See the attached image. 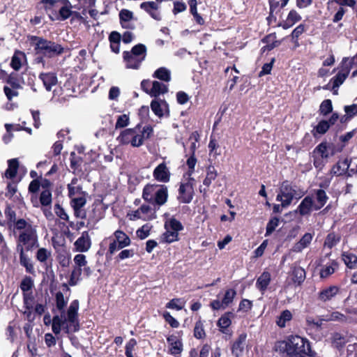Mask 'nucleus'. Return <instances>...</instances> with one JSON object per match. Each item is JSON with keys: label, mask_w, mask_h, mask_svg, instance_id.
I'll return each mask as SVG.
<instances>
[{"label": "nucleus", "mask_w": 357, "mask_h": 357, "mask_svg": "<svg viewBox=\"0 0 357 357\" xmlns=\"http://www.w3.org/2000/svg\"><path fill=\"white\" fill-rule=\"evenodd\" d=\"M280 351L287 353L289 357L314 356L309 341L300 336H290L287 340L279 342L277 346Z\"/></svg>", "instance_id": "obj_1"}, {"label": "nucleus", "mask_w": 357, "mask_h": 357, "mask_svg": "<svg viewBox=\"0 0 357 357\" xmlns=\"http://www.w3.org/2000/svg\"><path fill=\"white\" fill-rule=\"evenodd\" d=\"M142 198L150 204L162 206L168 199V188L165 185L146 184L143 189Z\"/></svg>", "instance_id": "obj_2"}, {"label": "nucleus", "mask_w": 357, "mask_h": 357, "mask_svg": "<svg viewBox=\"0 0 357 357\" xmlns=\"http://www.w3.org/2000/svg\"><path fill=\"white\" fill-rule=\"evenodd\" d=\"M32 40L36 42L34 50L36 54L52 58L63 53V47L54 41L38 36H33Z\"/></svg>", "instance_id": "obj_3"}, {"label": "nucleus", "mask_w": 357, "mask_h": 357, "mask_svg": "<svg viewBox=\"0 0 357 357\" xmlns=\"http://www.w3.org/2000/svg\"><path fill=\"white\" fill-rule=\"evenodd\" d=\"M38 247V237L36 227H29L26 230L20 233L17 240L16 250L21 248L26 251H31Z\"/></svg>", "instance_id": "obj_4"}, {"label": "nucleus", "mask_w": 357, "mask_h": 357, "mask_svg": "<svg viewBox=\"0 0 357 357\" xmlns=\"http://www.w3.org/2000/svg\"><path fill=\"white\" fill-rule=\"evenodd\" d=\"M79 309V302L77 300L73 301L67 312L66 321L69 322L64 328L65 332L69 333L70 332H77L79 329V324L77 319V311Z\"/></svg>", "instance_id": "obj_5"}, {"label": "nucleus", "mask_w": 357, "mask_h": 357, "mask_svg": "<svg viewBox=\"0 0 357 357\" xmlns=\"http://www.w3.org/2000/svg\"><path fill=\"white\" fill-rule=\"evenodd\" d=\"M75 266L70 274L68 284L70 286H75L80 280L82 273V267L87 265L86 256L83 254H77L73 259Z\"/></svg>", "instance_id": "obj_6"}, {"label": "nucleus", "mask_w": 357, "mask_h": 357, "mask_svg": "<svg viewBox=\"0 0 357 357\" xmlns=\"http://www.w3.org/2000/svg\"><path fill=\"white\" fill-rule=\"evenodd\" d=\"M354 64V58H344L342 61V69L332 78L333 89H337L348 77L349 72Z\"/></svg>", "instance_id": "obj_7"}, {"label": "nucleus", "mask_w": 357, "mask_h": 357, "mask_svg": "<svg viewBox=\"0 0 357 357\" xmlns=\"http://www.w3.org/2000/svg\"><path fill=\"white\" fill-rule=\"evenodd\" d=\"M192 178H189L186 183H181L178 188V195L177 199L179 202L183 204H189L192 202L194 197V189Z\"/></svg>", "instance_id": "obj_8"}, {"label": "nucleus", "mask_w": 357, "mask_h": 357, "mask_svg": "<svg viewBox=\"0 0 357 357\" xmlns=\"http://www.w3.org/2000/svg\"><path fill=\"white\" fill-rule=\"evenodd\" d=\"M351 160L345 158L343 160H339L335 165L333 166L331 169V174L333 176H342L346 175L347 177H351V174L349 172V168L351 165Z\"/></svg>", "instance_id": "obj_9"}, {"label": "nucleus", "mask_w": 357, "mask_h": 357, "mask_svg": "<svg viewBox=\"0 0 357 357\" xmlns=\"http://www.w3.org/2000/svg\"><path fill=\"white\" fill-rule=\"evenodd\" d=\"M351 314L354 315V317H347L344 314L340 313V312H333L331 314L323 316V320L324 321H337L342 323L357 322V310H352L349 312Z\"/></svg>", "instance_id": "obj_10"}, {"label": "nucleus", "mask_w": 357, "mask_h": 357, "mask_svg": "<svg viewBox=\"0 0 357 357\" xmlns=\"http://www.w3.org/2000/svg\"><path fill=\"white\" fill-rule=\"evenodd\" d=\"M170 172L165 162L159 164L153 170V178L161 183H167L170 180Z\"/></svg>", "instance_id": "obj_11"}, {"label": "nucleus", "mask_w": 357, "mask_h": 357, "mask_svg": "<svg viewBox=\"0 0 357 357\" xmlns=\"http://www.w3.org/2000/svg\"><path fill=\"white\" fill-rule=\"evenodd\" d=\"M74 246L75 250L79 252H87L91 248V240L87 231L82 233L81 236L74 243Z\"/></svg>", "instance_id": "obj_12"}, {"label": "nucleus", "mask_w": 357, "mask_h": 357, "mask_svg": "<svg viewBox=\"0 0 357 357\" xmlns=\"http://www.w3.org/2000/svg\"><path fill=\"white\" fill-rule=\"evenodd\" d=\"M312 153L328 160L331 156L335 154V152L330 144L326 142H322L315 147Z\"/></svg>", "instance_id": "obj_13"}, {"label": "nucleus", "mask_w": 357, "mask_h": 357, "mask_svg": "<svg viewBox=\"0 0 357 357\" xmlns=\"http://www.w3.org/2000/svg\"><path fill=\"white\" fill-rule=\"evenodd\" d=\"M151 108L159 118H162L165 114L169 116V106L165 100H153L151 102Z\"/></svg>", "instance_id": "obj_14"}, {"label": "nucleus", "mask_w": 357, "mask_h": 357, "mask_svg": "<svg viewBox=\"0 0 357 357\" xmlns=\"http://www.w3.org/2000/svg\"><path fill=\"white\" fill-rule=\"evenodd\" d=\"M280 192L284 198V201H282V207H287L293 200L294 186L288 181H284L280 187Z\"/></svg>", "instance_id": "obj_15"}, {"label": "nucleus", "mask_w": 357, "mask_h": 357, "mask_svg": "<svg viewBox=\"0 0 357 357\" xmlns=\"http://www.w3.org/2000/svg\"><path fill=\"white\" fill-rule=\"evenodd\" d=\"M140 8L147 12L154 20L160 21L161 20L160 13L158 11L159 6L154 1L143 2Z\"/></svg>", "instance_id": "obj_16"}, {"label": "nucleus", "mask_w": 357, "mask_h": 357, "mask_svg": "<svg viewBox=\"0 0 357 357\" xmlns=\"http://www.w3.org/2000/svg\"><path fill=\"white\" fill-rule=\"evenodd\" d=\"M247 335L245 333L241 334L238 339L234 342L231 351L236 357H241L245 350Z\"/></svg>", "instance_id": "obj_17"}, {"label": "nucleus", "mask_w": 357, "mask_h": 357, "mask_svg": "<svg viewBox=\"0 0 357 357\" xmlns=\"http://www.w3.org/2000/svg\"><path fill=\"white\" fill-rule=\"evenodd\" d=\"M123 57L126 63L127 68L138 69L142 62L144 61V59H140L139 57L132 54L128 51L123 52Z\"/></svg>", "instance_id": "obj_18"}, {"label": "nucleus", "mask_w": 357, "mask_h": 357, "mask_svg": "<svg viewBox=\"0 0 357 357\" xmlns=\"http://www.w3.org/2000/svg\"><path fill=\"white\" fill-rule=\"evenodd\" d=\"M39 78L48 91H51L52 87L55 86L57 83V77L56 74L53 73H41L39 75Z\"/></svg>", "instance_id": "obj_19"}, {"label": "nucleus", "mask_w": 357, "mask_h": 357, "mask_svg": "<svg viewBox=\"0 0 357 357\" xmlns=\"http://www.w3.org/2000/svg\"><path fill=\"white\" fill-rule=\"evenodd\" d=\"M271 280V273L268 271H264L257 278L256 282V287L264 294L266 291L268 286Z\"/></svg>", "instance_id": "obj_20"}, {"label": "nucleus", "mask_w": 357, "mask_h": 357, "mask_svg": "<svg viewBox=\"0 0 357 357\" xmlns=\"http://www.w3.org/2000/svg\"><path fill=\"white\" fill-rule=\"evenodd\" d=\"M314 202L311 197H305L299 204L296 211L301 215H306L310 213L312 209H314Z\"/></svg>", "instance_id": "obj_21"}, {"label": "nucleus", "mask_w": 357, "mask_h": 357, "mask_svg": "<svg viewBox=\"0 0 357 357\" xmlns=\"http://www.w3.org/2000/svg\"><path fill=\"white\" fill-rule=\"evenodd\" d=\"M338 292L339 288L337 287L331 286L321 290L319 294L318 298L323 302H326L331 300Z\"/></svg>", "instance_id": "obj_22"}, {"label": "nucleus", "mask_w": 357, "mask_h": 357, "mask_svg": "<svg viewBox=\"0 0 357 357\" xmlns=\"http://www.w3.org/2000/svg\"><path fill=\"white\" fill-rule=\"evenodd\" d=\"M17 252L20 254V263L22 266H23L26 268V271L29 273H34V268L31 262L30 259L25 254L24 249L21 248L19 250H16Z\"/></svg>", "instance_id": "obj_23"}, {"label": "nucleus", "mask_w": 357, "mask_h": 357, "mask_svg": "<svg viewBox=\"0 0 357 357\" xmlns=\"http://www.w3.org/2000/svg\"><path fill=\"white\" fill-rule=\"evenodd\" d=\"M312 240V236L310 233H305L301 239L294 244L292 248V251L294 252H300L304 248H307Z\"/></svg>", "instance_id": "obj_24"}, {"label": "nucleus", "mask_w": 357, "mask_h": 357, "mask_svg": "<svg viewBox=\"0 0 357 357\" xmlns=\"http://www.w3.org/2000/svg\"><path fill=\"white\" fill-rule=\"evenodd\" d=\"M168 91L167 86L158 81L152 82V87L150 89V96L157 97L160 94H164Z\"/></svg>", "instance_id": "obj_25"}, {"label": "nucleus", "mask_w": 357, "mask_h": 357, "mask_svg": "<svg viewBox=\"0 0 357 357\" xmlns=\"http://www.w3.org/2000/svg\"><path fill=\"white\" fill-rule=\"evenodd\" d=\"M136 129L137 128L124 130L121 132L120 135L117 137V140L119 142L120 144H130L133 139L132 137L135 132Z\"/></svg>", "instance_id": "obj_26"}, {"label": "nucleus", "mask_w": 357, "mask_h": 357, "mask_svg": "<svg viewBox=\"0 0 357 357\" xmlns=\"http://www.w3.org/2000/svg\"><path fill=\"white\" fill-rule=\"evenodd\" d=\"M119 18L123 27L133 29V26L129 24V22L133 19L132 12L127 9H123L119 13Z\"/></svg>", "instance_id": "obj_27"}, {"label": "nucleus", "mask_w": 357, "mask_h": 357, "mask_svg": "<svg viewBox=\"0 0 357 357\" xmlns=\"http://www.w3.org/2000/svg\"><path fill=\"white\" fill-rule=\"evenodd\" d=\"M317 204L314 206V210L318 211L321 209L327 202L328 197L324 190L319 189L315 191Z\"/></svg>", "instance_id": "obj_28"}, {"label": "nucleus", "mask_w": 357, "mask_h": 357, "mask_svg": "<svg viewBox=\"0 0 357 357\" xmlns=\"http://www.w3.org/2000/svg\"><path fill=\"white\" fill-rule=\"evenodd\" d=\"M25 59V54L21 51H15L10 62L11 67L15 70H19L22 64L23 60Z\"/></svg>", "instance_id": "obj_29"}, {"label": "nucleus", "mask_w": 357, "mask_h": 357, "mask_svg": "<svg viewBox=\"0 0 357 357\" xmlns=\"http://www.w3.org/2000/svg\"><path fill=\"white\" fill-rule=\"evenodd\" d=\"M305 271L303 268L300 266L294 267L292 271L293 282L298 285L301 284L305 279Z\"/></svg>", "instance_id": "obj_30"}, {"label": "nucleus", "mask_w": 357, "mask_h": 357, "mask_svg": "<svg viewBox=\"0 0 357 357\" xmlns=\"http://www.w3.org/2000/svg\"><path fill=\"white\" fill-rule=\"evenodd\" d=\"M153 77L161 81L168 82L171 80V73L167 68L160 67L154 72Z\"/></svg>", "instance_id": "obj_31"}, {"label": "nucleus", "mask_w": 357, "mask_h": 357, "mask_svg": "<svg viewBox=\"0 0 357 357\" xmlns=\"http://www.w3.org/2000/svg\"><path fill=\"white\" fill-rule=\"evenodd\" d=\"M19 167V162L17 158H13L8 160V168L5 172V176L8 178H13L15 177L17 169Z\"/></svg>", "instance_id": "obj_32"}, {"label": "nucleus", "mask_w": 357, "mask_h": 357, "mask_svg": "<svg viewBox=\"0 0 357 357\" xmlns=\"http://www.w3.org/2000/svg\"><path fill=\"white\" fill-rule=\"evenodd\" d=\"M346 337L339 333H334L331 336V343L337 349H340L346 344Z\"/></svg>", "instance_id": "obj_33"}, {"label": "nucleus", "mask_w": 357, "mask_h": 357, "mask_svg": "<svg viewBox=\"0 0 357 357\" xmlns=\"http://www.w3.org/2000/svg\"><path fill=\"white\" fill-rule=\"evenodd\" d=\"M114 236L120 248H125L130 244V238L123 231L117 230L114 232Z\"/></svg>", "instance_id": "obj_34"}, {"label": "nucleus", "mask_w": 357, "mask_h": 357, "mask_svg": "<svg viewBox=\"0 0 357 357\" xmlns=\"http://www.w3.org/2000/svg\"><path fill=\"white\" fill-rule=\"evenodd\" d=\"M342 259L349 268L357 267V257L353 253L343 252Z\"/></svg>", "instance_id": "obj_35"}, {"label": "nucleus", "mask_w": 357, "mask_h": 357, "mask_svg": "<svg viewBox=\"0 0 357 357\" xmlns=\"http://www.w3.org/2000/svg\"><path fill=\"white\" fill-rule=\"evenodd\" d=\"M217 176L218 173L215 167L213 166L208 167L206 169V176L203 181L204 185L208 187Z\"/></svg>", "instance_id": "obj_36"}, {"label": "nucleus", "mask_w": 357, "mask_h": 357, "mask_svg": "<svg viewBox=\"0 0 357 357\" xmlns=\"http://www.w3.org/2000/svg\"><path fill=\"white\" fill-rule=\"evenodd\" d=\"M165 229H171L179 231L183 229V227L180 221L176 218H172L165 222Z\"/></svg>", "instance_id": "obj_37"}, {"label": "nucleus", "mask_w": 357, "mask_h": 357, "mask_svg": "<svg viewBox=\"0 0 357 357\" xmlns=\"http://www.w3.org/2000/svg\"><path fill=\"white\" fill-rule=\"evenodd\" d=\"M178 231L166 229V231L162 236V242L171 243L178 240Z\"/></svg>", "instance_id": "obj_38"}, {"label": "nucleus", "mask_w": 357, "mask_h": 357, "mask_svg": "<svg viewBox=\"0 0 357 357\" xmlns=\"http://www.w3.org/2000/svg\"><path fill=\"white\" fill-rule=\"evenodd\" d=\"M330 128L329 123L326 120H321L319 123L314 128L312 131L314 137H316V133L324 135Z\"/></svg>", "instance_id": "obj_39"}, {"label": "nucleus", "mask_w": 357, "mask_h": 357, "mask_svg": "<svg viewBox=\"0 0 357 357\" xmlns=\"http://www.w3.org/2000/svg\"><path fill=\"white\" fill-rule=\"evenodd\" d=\"M263 40L264 43H267L266 48L268 51L278 47L281 43L280 41L276 40V36L275 33L267 36Z\"/></svg>", "instance_id": "obj_40"}, {"label": "nucleus", "mask_w": 357, "mask_h": 357, "mask_svg": "<svg viewBox=\"0 0 357 357\" xmlns=\"http://www.w3.org/2000/svg\"><path fill=\"white\" fill-rule=\"evenodd\" d=\"M52 252L50 250L41 248H39L36 252V258L40 263H46L47 259L51 257Z\"/></svg>", "instance_id": "obj_41"}, {"label": "nucleus", "mask_w": 357, "mask_h": 357, "mask_svg": "<svg viewBox=\"0 0 357 357\" xmlns=\"http://www.w3.org/2000/svg\"><path fill=\"white\" fill-rule=\"evenodd\" d=\"M130 52L137 56L140 59L144 60L146 56V47L144 45L139 43L135 45Z\"/></svg>", "instance_id": "obj_42"}, {"label": "nucleus", "mask_w": 357, "mask_h": 357, "mask_svg": "<svg viewBox=\"0 0 357 357\" xmlns=\"http://www.w3.org/2000/svg\"><path fill=\"white\" fill-rule=\"evenodd\" d=\"M55 297L56 308L61 312V313L64 314V308L66 306L68 301L65 300L63 294L61 291H58L56 294Z\"/></svg>", "instance_id": "obj_43"}, {"label": "nucleus", "mask_w": 357, "mask_h": 357, "mask_svg": "<svg viewBox=\"0 0 357 357\" xmlns=\"http://www.w3.org/2000/svg\"><path fill=\"white\" fill-rule=\"evenodd\" d=\"M23 301L26 309L29 310L28 316H29L31 313V310L33 308L34 301V297L32 294V292L23 293Z\"/></svg>", "instance_id": "obj_44"}, {"label": "nucleus", "mask_w": 357, "mask_h": 357, "mask_svg": "<svg viewBox=\"0 0 357 357\" xmlns=\"http://www.w3.org/2000/svg\"><path fill=\"white\" fill-rule=\"evenodd\" d=\"M6 83L9 85V87L14 89H22V84H20L16 73H13L10 74L6 79Z\"/></svg>", "instance_id": "obj_45"}, {"label": "nucleus", "mask_w": 357, "mask_h": 357, "mask_svg": "<svg viewBox=\"0 0 357 357\" xmlns=\"http://www.w3.org/2000/svg\"><path fill=\"white\" fill-rule=\"evenodd\" d=\"M340 238L334 233H330L326 238L324 246L331 249L340 241Z\"/></svg>", "instance_id": "obj_46"}, {"label": "nucleus", "mask_w": 357, "mask_h": 357, "mask_svg": "<svg viewBox=\"0 0 357 357\" xmlns=\"http://www.w3.org/2000/svg\"><path fill=\"white\" fill-rule=\"evenodd\" d=\"M333 110L332 102L331 100L327 99L324 100L319 107V112L323 116H326Z\"/></svg>", "instance_id": "obj_47"}, {"label": "nucleus", "mask_w": 357, "mask_h": 357, "mask_svg": "<svg viewBox=\"0 0 357 357\" xmlns=\"http://www.w3.org/2000/svg\"><path fill=\"white\" fill-rule=\"evenodd\" d=\"M58 261L62 267H68L70 265L71 261L70 255L67 252L63 251V252L59 254Z\"/></svg>", "instance_id": "obj_48"}, {"label": "nucleus", "mask_w": 357, "mask_h": 357, "mask_svg": "<svg viewBox=\"0 0 357 357\" xmlns=\"http://www.w3.org/2000/svg\"><path fill=\"white\" fill-rule=\"evenodd\" d=\"M292 317L291 313L289 310H284L283 311L280 316L279 317L278 319L277 320V324L281 328H283L285 326L286 321L291 320Z\"/></svg>", "instance_id": "obj_49"}, {"label": "nucleus", "mask_w": 357, "mask_h": 357, "mask_svg": "<svg viewBox=\"0 0 357 357\" xmlns=\"http://www.w3.org/2000/svg\"><path fill=\"white\" fill-rule=\"evenodd\" d=\"M194 336L197 339H202L206 336L203 323L201 320L197 321L195 324L194 328Z\"/></svg>", "instance_id": "obj_50"}, {"label": "nucleus", "mask_w": 357, "mask_h": 357, "mask_svg": "<svg viewBox=\"0 0 357 357\" xmlns=\"http://www.w3.org/2000/svg\"><path fill=\"white\" fill-rule=\"evenodd\" d=\"M40 202L43 206H49L52 202V193L50 190L42 191L40 196Z\"/></svg>", "instance_id": "obj_51"}, {"label": "nucleus", "mask_w": 357, "mask_h": 357, "mask_svg": "<svg viewBox=\"0 0 357 357\" xmlns=\"http://www.w3.org/2000/svg\"><path fill=\"white\" fill-rule=\"evenodd\" d=\"M33 287V282L30 277H25L21 282L20 288L23 293H29V291Z\"/></svg>", "instance_id": "obj_52"}, {"label": "nucleus", "mask_w": 357, "mask_h": 357, "mask_svg": "<svg viewBox=\"0 0 357 357\" xmlns=\"http://www.w3.org/2000/svg\"><path fill=\"white\" fill-rule=\"evenodd\" d=\"M130 119L128 115L122 114L117 117L116 123L115 125V128H123L126 127L129 124Z\"/></svg>", "instance_id": "obj_53"}, {"label": "nucleus", "mask_w": 357, "mask_h": 357, "mask_svg": "<svg viewBox=\"0 0 357 357\" xmlns=\"http://www.w3.org/2000/svg\"><path fill=\"white\" fill-rule=\"evenodd\" d=\"M4 213L8 220V224L10 227H11L13 223L16 220L15 212L11 208L10 206L8 205L4 211Z\"/></svg>", "instance_id": "obj_54"}, {"label": "nucleus", "mask_w": 357, "mask_h": 357, "mask_svg": "<svg viewBox=\"0 0 357 357\" xmlns=\"http://www.w3.org/2000/svg\"><path fill=\"white\" fill-rule=\"evenodd\" d=\"M232 313L231 312H228L225 314H224L223 316H222L218 321V325L220 326V328H227V327H229L231 323V320H230V315H231Z\"/></svg>", "instance_id": "obj_55"}, {"label": "nucleus", "mask_w": 357, "mask_h": 357, "mask_svg": "<svg viewBox=\"0 0 357 357\" xmlns=\"http://www.w3.org/2000/svg\"><path fill=\"white\" fill-rule=\"evenodd\" d=\"M236 292L234 289H227L222 298L223 303L227 307L231 303H232L234 298L235 297Z\"/></svg>", "instance_id": "obj_56"}, {"label": "nucleus", "mask_w": 357, "mask_h": 357, "mask_svg": "<svg viewBox=\"0 0 357 357\" xmlns=\"http://www.w3.org/2000/svg\"><path fill=\"white\" fill-rule=\"evenodd\" d=\"M279 219L276 217L271 218L266 225V236H269L278 226Z\"/></svg>", "instance_id": "obj_57"}, {"label": "nucleus", "mask_w": 357, "mask_h": 357, "mask_svg": "<svg viewBox=\"0 0 357 357\" xmlns=\"http://www.w3.org/2000/svg\"><path fill=\"white\" fill-rule=\"evenodd\" d=\"M13 224L15 225V227L17 230L19 231H25L29 227H34L33 225L28 223L24 219H19L17 220H15V222Z\"/></svg>", "instance_id": "obj_58"}, {"label": "nucleus", "mask_w": 357, "mask_h": 357, "mask_svg": "<svg viewBox=\"0 0 357 357\" xmlns=\"http://www.w3.org/2000/svg\"><path fill=\"white\" fill-rule=\"evenodd\" d=\"M86 203V199L84 197L73 198L70 202L73 208H83Z\"/></svg>", "instance_id": "obj_59"}, {"label": "nucleus", "mask_w": 357, "mask_h": 357, "mask_svg": "<svg viewBox=\"0 0 357 357\" xmlns=\"http://www.w3.org/2000/svg\"><path fill=\"white\" fill-rule=\"evenodd\" d=\"M72 8L73 7L62 6L59 11V19L61 20H66L69 18L73 14V11L71 10Z\"/></svg>", "instance_id": "obj_60"}, {"label": "nucleus", "mask_w": 357, "mask_h": 357, "mask_svg": "<svg viewBox=\"0 0 357 357\" xmlns=\"http://www.w3.org/2000/svg\"><path fill=\"white\" fill-rule=\"evenodd\" d=\"M312 157L313 158V165L314 167L319 171L321 170L323 167L325 166L327 160L313 153H312Z\"/></svg>", "instance_id": "obj_61"}, {"label": "nucleus", "mask_w": 357, "mask_h": 357, "mask_svg": "<svg viewBox=\"0 0 357 357\" xmlns=\"http://www.w3.org/2000/svg\"><path fill=\"white\" fill-rule=\"evenodd\" d=\"M19 89H14L12 87H9L8 86H5L3 87V91L5 95L8 100H11L14 97H17L19 95V92L17 91Z\"/></svg>", "instance_id": "obj_62"}, {"label": "nucleus", "mask_w": 357, "mask_h": 357, "mask_svg": "<svg viewBox=\"0 0 357 357\" xmlns=\"http://www.w3.org/2000/svg\"><path fill=\"white\" fill-rule=\"evenodd\" d=\"M166 307L167 308L180 310L183 308V306L180 298H173L169 303H167Z\"/></svg>", "instance_id": "obj_63"}, {"label": "nucleus", "mask_w": 357, "mask_h": 357, "mask_svg": "<svg viewBox=\"0 0 357 357\" xmlns=\"http://www.w3.org/2000/svg\"><path fill=\"white\" fill-rule=\"evenodd\" d=\"M170 354L172 355H178L183 351V343L181 340L174 342L173 344H170Z\"/></svg>", "instance_id": "obj_64"}]
</instances>
